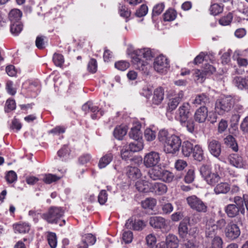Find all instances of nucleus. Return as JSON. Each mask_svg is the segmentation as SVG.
Returning <instances> with one entry per match:
<instances>
[{
    "label": "nucleus",
    "instance_id": "f257e3e1",
    "mask_svg": "<svg viewBox=\"0 0 248 248\" xmlns=\"http://www.w3.org/2000/svg\"><path fill=\"white\" fill-rule=\"evenodd\" d=\"M142 56L147 60L150 59L153 57L150 49L144 48L136 51L135 55L132 57V62L134 64L137 65V68L148 74V72H146L147 67L146 66L147 62L141 60Z\"/></svg>",
    "mask_w": 248,
    "mask_h": 248
},
{
    "label": "nucleus",
    "instance_id": "f03ea898",
    "mask_svg": "<svg viewBox=\"0 0 248 248\" xmlns=\"http://www.w3.org/2000/svg\"><path fill=\"white\" fill-rule=\"evenodd\" d=\"M233 101L231 96H224L217 99L215 103V110L219 115L229 112L233 107Z\"/></svg>",
    "mask_w": 248,
    "mask_h": 248
},
{
    "label": "nucleus",
    "instance_id": "7ed1b4c3",
    "mask_svg": "<svg viewBox=\"0 0 248 248\" xmlns=\"http://www.w3.org/2000/svg\"><path fill=\"white\" fill-rule=\"evenodd\" d=\"M63 214L64 210L61 207L51 206L47 212L42 215V217L49 223L56 224Z\"/></svg>",
    "mask_w": 248,
    "mask_h": 248
},
{
    "label": "nucleus",
    "instance_id": "20e7f679",
    "mask_svg": "<svg viewBox=\"0 0 248 248\" xmlns=\"http://www.w3.org/2000/svg\"><path fill=\"white\" fill-rule=\"evenodd\" d=\"M182 144L179 137L172 135L169 137L168 140L164 144V151L167 154H174L179 150Z\"/></svg>",
    "mask_w": 248,
    "mask_h": 248
},
{
    "label": "nucleus",
    "instance_id": "39448f33",
    "mask_svg": "<svg viewBox=\"0 0 248 248\" xmlns=\"http://www.w3.org/2000/svg\"><path fill=\"white\" fill-rule=\"evenodd\" d=\"M242 224L241 218H238L235 223L231 221L226 226L225 229V234L226 237L230 240H234L237 238L240 235V230L237 224Z\"/></svg>",
    "mask_w": 248,
    "mask_h": 248
},
{
    "label": "nucleus",
    "instance_id": "423d86ee",
    "mask_svg": "<svg viewBox=\"0 0 248 248\" xmlns=\"http://www.w3.org/2000/svg\"><path fill=\"white\" fill-rule=\"evenodd\" d=\"M149 224L154 228L160 229L163 232H167L170 230L168 222L162 217H151L149 219Z\"/></svg>",
    "mask_w": 248,
    "mask_h": 248
},
{
    "label": "nucleus",
    "instance_id": "0eeeda50",
    "mask_svg": "<svg viewBox=\"0 0 248 248\" xmlns=\"http://www.w3.org/2000/svg\"><path fill=\"white\" fill-rule=\"evenodd\" d=\"M187 203L190 207L198 212L205 213L207 211V206L196 196H191L186 198Z\"/></svg>",
    "mask_w": 248,
    "mask_h": 248
},
{
    "label": "nucleus",
    "instance_id": "6e6552de",
    "mask_svg": "<svg viewBox=\"0 0 248 248\" xmlns=\"http://www.w3.org/2000/svg\"><path fill=\"white\" fill-rule=\"evenodd\" d=\"M160 161V154L155 151H152L146 154L143 158V164L147 168L157 166Z\"/></svg>",
    "mask_w": 248,
    "mask_h": 248
},
{
    "label": "nucleus",
    "instance_id": "1a4fd4ad",
    "mask_svg": "<svg viewBox=\"0 0 248 248\" xmlns=\"http://www.w3.org/2000/svg\"><path fill=\"white\" fill-rule=\"evenodd\" d=\"M190 106L188 103H184L178 109L179 120L181 123H186L191 116Z\"/></svg>",
    "mask_w": 248,
    "mask_h": 248
},
{
    "label": "nucleus",
    "instance_id": "9d476101",
    "mask_svg": "<svg viewBox=\"0 0 248 248\" xmlns=\"http://www.w3.org/2000/svg\"><path fill=\"white\" fill-rule=\"evenodd\" d=\"M208 116V109L205 106H201L195 111L194 120L199 123L205 122Z\"/></svg>",
    "mask_w": 248,
    "mask_h": 248
},
{
    "label": "nucleus",
    "instance_id": "9b49d317",
    "mask_svg": "<svg viewBox=\"0 0 248 248\" xmlns=\"http://www.w3.org/2000/svg\"><path fill=\"white\" fill-rule=\"evenodd\" d=\"M168 65L167 59L163 55L157 57L154 61V68L157 72H161L164 68L167 67Z\"/></svg>",
    "mask_w": 248,
    "mask_h": 248
},
{
    "label": "nucleus",
    "instance_id": "f8f14e48",
    "mask_svg": "<svg viewBox=\"0 0 248 248\" xmlns=\"http://www.w3.org/2000/svg\"><path fill=\"white\" fill-rule=\"evenodd\" d=\"M208 149L210 153L216 157H218L221 153V144L216 140H212L208 143Z\"/></svg>",
    "mask_w": 248,
    "mask_h": 248
},
{
    "label": "nucleus",
    "instance_id": "ddd939ff",
    "mask_svg": "<svg viewBox=\"0 0 248 248\" xmlns=\"http://www.w3.org/2000/svg\"><path fill=\"white\" fill-rule=\"evenodd\" d=\"M232 82L235 86L239 89H248V76L246 77H235Z\"/></svg>",
    "mask_w": 248,
    "mask_h": 248
},
{
    "label": "nucleus",
    "instance_id": "4468645a",
    "mask_svg": "<svg viewBox=\"0 0 248 248\" xmlns=\"http://www.w3.org/2000/svg\"><path fill=\"white\" fill-rule=\"evenodd\" d=\"M183 96L184 94L183 92L181 91L178 93V94L176 97L170 99V101L168 103L167 110L168 111L171 112L172 110H174L177 107L178 105L181 101L183 97Z\"/></svg>",
    "mask_w": 248,
    "mask_h": 248
},
{
    "label": "nucleus",
    "instance_id": "2eb2a0df",
    "mask_svg": "<svg viewBox=\"0 0 248 248\" xmlns=\"http://www.w3.org/2000/svg\"><path fill=\"white\" fill-rule=\"evenodd\" d=\"M228 158L230 164L237 168H242L244 165L242 156L237 154L230 155Z\"/></svg>",
    "mask_w": 248,
    "mask_h": 248
},
{
    "label": "nucleus",
    "instance_id": "dca6fc26",
    "mask_svg": "<svg viewBox=\"0 0 248 248\" xmlns=\"http://www.w3.org/2000/svg\"><path fill=\"white\" fill-rule=\"evenodd\" d=\"M225 211L229 217H237L240 212L241 213V208H240L234 204L228 205L225 207Z\"/></svg>",
    "mask_w": 248,
    "mask_h": 248
},
{
    "label": "nucleus",
    "instance_id": "f3484780",
    "mask_svg": "<svg viewBox=\"0 0 248 248\" xmlns=\"http://www.w3.org/2000/svg\"><path fill=\"white\" fill-rule=\"evenodd\" d=\"M179 241L177 237L173 234H169L166 238V248H177Z\"/></svg>",
    "mask_w": 248,
    "mask_h": 248
},
{
    "label": "nucleus",
    "instance_id": "a211bd4d",
    "mask_svg": "<svg viewBox=\"0 0 248 248\" xmlns=\"http://www.w3.org/2000/svg\"><path fill=\"white\" fill-rule=\"evenodd\" d=\"M164 98V91L162 88L156 89L154 91L153 98V103L155 105H159L161 103Z\"/></svg>",
    "mask_w": 248,
    "mask_h": 248
},
{
    "label": "nucleus",
    "instance_id": "6ab92c4d",
    "mask_svg": "<svg viewBox=\"0 0 248 248\" xmlns=\"http://www.w3.org/2000/svg\"><path fill=\"white\" fill-rule=\"evenodd\" d=\"M225 144L234 152L238 150V146L235 138L232 135H228L224 139Z\"/></svg>",
    "mask_w": 248,
    "mask_h": 248
},
{
    "label": "nucleus",
    "instance_id": "aec40b11",
    "mask_svg": "<svg viewBox=\"0 0 248 248\" xmlns=\"http://www.w3.org/2000/svg\"><path fill=\"white\" fill-rule=\"evenodd\" d=\"M210 102L209 97L205 93H202L196 95L193 103L194 104L205 106Z\"/></svg>",
    "mask_w": 248,
    "mask_h": 248
},
{
    "label": "nucleus",
    "instance_id": "412c9836",
    "mask_svg": "<svg viewBox=\"0 0 248 248\" xmlns=\"http://www.w3.org/2000/svg\"><path fill=\"white\" fill-rule=\"evenodd\" d=\"M192 153L194 159L196 160L202 161L204 159L203 150L199 145L194 146Z\"/></svg>",
    "mask_w": 248,
    "mask_h": 248
},
{
    "label": "nucleus",
    "instance_id": "4be33fe9",
    "mask_svg": "<svg viewBox=\"0 0 248 248\" xmlns=\"http://www.w3.org/2000/svg\"><path fill=\"white\" fill-rule=\"evenodd\" d=\"M128 146V149L131 152H137L141 151L143 148V144L142 140H134V141L130 143L129 145H126Z\"/></svg>",
    "mask_w": 248,
    "mask_h": 248
},
{
    "label": "nucleus",
    "instance_id": "5701e85b",
    "mask_svg": "<svg viewBox=\"0 0 248 248\" xmlns=\"http://www.w3.org/2000/svg\"><path fill=\"white\" fill-rule=\"evenodd\" d=\"M182 145V153L185 156H189L194 147L193 144L188 141H185Z\"/></svg>",
    "mask_w": 248,
    "mask_h": 248
},
{
    "label": "nucleus",
    "instance_id": "b1692460",
    "mask_svg": "<svg viewBox=\"0 0 248 248\" xmlns=\"http://www.w3.org/2000/svg\"><path fill=\"white\" fill-rule=\"evenodd\" d=\"M62 176H58L55 174L51 173L45 174L43 175L42 181L46 184L49 185L57 182L60 180Z\"/></svg>",
    "mask_w": 248,
    "mask_h": 248
},
{
    "label": "nucleus",
    "instance_id": "393cba45",
    "mask_svg": "<svg viewBox=\"0 0 248 248\" xmlns=\"http://www.w3.org/2000/svg\"><path fill=\"white\" fill-rule=\"evenodd\" d=\"M127 176L133 181L141 176L140 170L136 167H130L127 172Z\"/></svg>",
    "mask_w": 248,
    "mask_h": 248
},
{
    "label": "nucleus",
    "instance_id": "a878e982",
    "mask_svg": "<svg viewBox=\"0 0 248 248\" xmlns=\"http://www.w3.org/2000/svg\"><path fill=\"white\" fill-rule=\"evenodd\" d=\"M207 183L210 185H214L217 183V186L219 184H223L222 182L219 183L220 177L217 173H211L209 175L207 176L205 179Z\"/></svg>",
    "mask_w": 248,
    "mask_h": 248
},
{
    "label": "nucleus",
    "instance_id": "bb28decb",
    "mask_svg": "<svg viewBox=\"0 0 248 248\" xmlns=\"http://www.w3.org/2000/svg\"><path fill=\"white\" fill-rule=\"evenodd\" d=\"M22 16L21 12L18 9H13L9 14V18L11 23L19 22Z\"/></svg>",
    "mask_w": 248,
    "mask_h": 248
},
{
    "label": "nucleus",
    "instance_id": "cd10ccee",
    "mask_svg": "<svg viewBox=\"0 0 248 248\" xmlns=\"http://www.w3.org/2000/svg\"><path fill=\"white\" fill-rule=\"evenodd\" d=\"M129 136L130 138L134 140H142V132L138 126H134L131 128L129 133Z\"/></svg>",
    "mask_w": 248,
    "mask_h": 248
},
{
    "label": "nucleus",
    "instance_id": "c85d7f7f",
    "mask_svg": "<svg viewBox=\"0 0 248 248\" xmlns=\"http://www.w3.org/2000/svg\"><path fill=\"white\" fill-rule=\"evenodd\" d=\"M15 232L25 233L30 230V226L26 223L17 224L13 225Z\"/></svg>",
    "mask_w": 248,
    "mask_h": 248
},
{
    "label": "nucleus",
    "instance_id": "c756f323",
    "mask_svg": "<svg viewBox=\"0 0 248 248\" xmlns=\"http://www.w3.org/2000/svg\"><path fill=\"white\" fill-rule=\"evenodd\" d=\"M127 128L124 126H119L116 127L113 132L114 136L118 140H122L126 135Z\"/></svg>",
    "mask_w": 248,
    "mask_h": 248
},
{
    "label": "nucleus",
    "instance_id": "7c9ffc66",
    "mask_svg": "<svg viewBox=\"0 0 248 248\" xmlns=\"http://www.w3.org/2000/svg\"><path fill=\"white\" fill-rule=\"evenodd\" d=\"M156 201L154 198H147L141 202L142 206L144 209L153 210L156 205Z\"/></svg>",
    "mask_w": 248,
    "mask_h": 248
},
{
    "label": "nucleus",
    "instance_id": "2f4dec72",
    "mask_svg": "<svg viewBox=\"0 0 248 248\" xmlns=\"http://www.w3.org/2000/svg\"><path fill=\"white\" fill-rule=\"evenodd\" d=\"M112 155L108 154L103 156L100 159L98 164L100 168H103L108 165L112 160Z\"/></svg>",
    "mask_w": 248,
    "mask_h": 248
},
{
    "label": "nucleus",
    "instance_id": "473e14b6",
    "mask_svg": "<svg viewBox=\"0 0 248 248\" xmlns=\"http://www.w3.org/2000/svg\"><path fill=\"white\" fill-rule=\"evenodd\" d=\"M152 173L149 172H148V176L149 177V179H148V180H147V181L143 180H142V185H143V186H149V184L151 185V186H157V184H158L157 183H152L151 182H150V181H152V180H155L157 179H159V175H154V177H153L152 176ZM157 186H159L157 185Z\"/></svg>",
    "mask_w": 248,
    "mask_h": 248
},
{
    "label": "nucleus",
    "instance_id": "72a5a7b5",
    "mask_svg": "<svg viewBox=\"0 0 248 248\" xmlns=\"http://www.w3.org/2000/svg\"><path fill=\"white\" fill-rule=\"evenodd\" d=\"M178 232L180 236L182 238H186L187 235L188 228L187 225L185 222H181L178 227Z\"/></svg>",
    "mask_w": 248,
    "mask_h": 248
},
{
    "label": "nucleus",
    "instance_id": "f704fd0d",
    "mask_svg": "<svg viewBox=\"0 0 248 248\" xmlns=\"http://www.w3.org/2000/svg\"><path fill=\"white\" fill-rule=\"evenodd\" d=\"M217 231V227L215 225L211 226H209L207 228L205 233L206 236L208 238H213L216 236Z\"/></svg>",
    "mask_w": 248,
    "mask_h": 248
},
{
    "label": "nucleus",
    "instance_id": "c9c22d12",
    "mask_svg": "<svg viewBox=\"0 0 248 248\" xmlns=\"http://www.w3.org/2000/svg\"><path fill=\"white\" fill-rule=\"evenodd\" d=\"M23 25L20 22L12 23L11 25V32L15 35L18 34L22 30Z\"/></svg>",
    "mask_w": 248,
    "mask_h": 248
},
{
    "label": "nucleus",
    "instance_id": "e433bc0d",
    "mask_svg": "<svg viewBox=\"0 0 248 248\" xmlns=\"http://www.w3.org/2000/svg\"><path fill=\"white\" fill-rule=\"evenodd\" d=\"M47 241L51 248H55L57 246V241L56 234L54 232H49L47 235Z\"/></svg>",
    "mask_w": 248,
    "mask_h": 248
},
{
    "label": "nucleus",
    "instance_id": "4c0bfd02",
    "mask_svg": "<svg viewBox=\"0 0 248 248\" xmlns=\"http://www.w3.org/2000/svg\"><path fill=\"white\" fill-rule=\"evenodd\" d=\"M246 198H245V196H243V198H242L240 197L236 196L234 198V202L235 203V205L241 208V214H244L245 213V208L244 207V202L245 201Z\"/></svg>",
    "mask_w": 248,
    "mask_h": 248
},
{
    "label": "nucleus",
    "instance_id": "58836bf2",
    "mask_svg": "<svg viewBox=\"0 0 248 248\" xmlns=\"http://www.w3.org/2000/svg\"><path fill=\"white\" fill-rule=\"evenodd\" d=\"M53 61L56 66L61 67L64 62L63 56L62 54L55 53L53 55Z\"/></svg>",
    "mask_w": 248,
    "mask_h": 248
},
{
    "label": "nucleus",
    "instance_id": "ea45409f",
    "mask_svg": "<svg viewBox=\"0 0 248 248\" xmlns=\"http://www.w3.org/2000/svg\"><path fill=\"white\" fill-rule=\"evenodd\" d=\"M193 75L195 78V80L200 83L203 82L206 76L203 71H201L198 69H196L194 71Z\"/></svg>",
    "mask_w": 248,
    "mask_h": 248
},
{
    "label": "nucleus",
    "instance_id": "a19ab883",
    "mask_svg": "<svg viewBox=\"0 0 248 248\" xmlns=\"http://www.w3.org/2000/svg\"><path fill=\"white\" fill-rule=\"evenodd\" d=\"M133 153L129 150L128 146H124L121 151V155L123 159L127 160L131 156V154Z\"/></svg>",
    "mask_w": 248,
    "mask_h": 248
},
{
    "label": "nucleus",
    "instance_id": "79ce46f5",
    "mask_svg": "<svg viewBox=\"0 0 248 248\" xmlns=\"http://www.w3.org/2000/svg\"><path fill=\"white\" fill-rule=\"evenodd\" d=\"M223 241L219 236L213 238L210 248H222Z\"/></svg>",
    "mask_w": 248,
    "mask_h": 248
},
{
    "label": "nucleus",
    "instance_id": "37998d69",
    "mask_svg": "<svg viewBox=\"0 0 248 248\" xmlns=\"http://www.w3.org/2000/svg\"><path fill=\"white\" fill-rule=\"evenodd\" d=\"M129 66V62L125 61H120L115 63V67L121 71H124Z\"/></svg>",
    "mask_w": 248,
    "mask_h": 248
},
{
    "label": "nucleus",
    "instance_id": "c03bdc74",
    "mask_svg": "<svg viewBox=\"0 0 248 248\" xmlns=\"http://www.w3.org/2000/svg\"><path fill=\"white\" fill-rule=\"evenodd\" d=\"M97 64L96 60L91 59L88 64V70L90 73H95L97 71Z\"/></svg>",
    "mask_w": 248,
    "mask_h": 248
},
{
    "label": "nucleus",
    "instance_id": "a18cd8bd",
    "mask_svg": "<svg viewBox=\"0 0 248 248\" xmlns=\"http://www.w3.org/2000/svg\"><path fill=\"white\" fill-rule=\"evenodd\" d=\"M210 11L211 14L216 16L223 11V7L218 4L215 3L211 6Z\"/></svg>",
    "mask_w": 248,
    "mask_h": 248
},
{
    "label": "nucleus",
    "instance_id": "49530a36",
    "mask_svg": "<svg viewBox=\"0 0 248 248\" xmlns=\"http://www.w3.org/2000/svg\"><path fill=\"white\" fill-rule=\"evenodd\" d=\"M5 179L8 184H12L16 180V174L14 171L10 170L7 173Z\"/></svg>",
    "mask_w": 248,
    "mask_h": 248
},
{
    "label": "nucleus",
    "instance_id": "de8ad7c7",
    "mask_svg": "<svg viewBox=\"0 0 248 248\" xmlns=\"http://www.w3.org/2000/svg\"><path fill=\"white\" fill-rule=\"evenodd\" d=\"M156 135L155 131L150 128H147L144 131V137L149 141L154 140Z\"/></svg>",
    "mask_w": 248,
    "mask_h": 248
},
{
    "label": "nucleus",
    "instance_id": "09e8293b",
    "mask_svg": "<svg viewBox=\"0 0 248 248\" xmlns=\"http://www.w3.org/2000/svg\"><path fill=\"white\" fill-rule=\"evenodd\" d=\"M149 190L155 195H160L165 193L167 188V187H150Z\"/></svg>",
    "mask_w": 248,
    "mask_h": 248
},
{
    "label": "nucleus",
    "instance_id": "8fccbe9b",
    "mask_svg": "<svg viewBox=\"0 0 248 248\" xmlns=\"http://www.w3.org/2000/svg\"><path fill=\"white\" fill-rule=\"evenodd\" d=\"M232 15L231 13H229L226 16L223 17L219 20V23L223 26L229 25L232 19Z\"/></svg>",
    "mask_w": 248,
    "mask_h": 248
},
{
    "label": "nucleus",
    "instance_id": "3c124183",
    "mask_svg": "<svg viewBox=\"0 0 248 248\" xmlns=\"http://www.w3.org/2000/svg\"><path fill=\"white\" fill-rule=\"evenodd\" d=\"M108 199V194L106 190H101L98 196V202L101 205L104 204Z\"/></svg>",
    "mask_w": 248,
    "mask_h": 248
},
{
    "label": "nucleus",
    "instance_id": "603ef678",
    "mask_svg": "<svg viewBox=\"0 0 248 248\" xmlns=\"http://www.w3.org/2000/svg\"><path fill=\"white\" fill-rule=\"evenodd\" d=\"M175 12L172 10H169L164 14V20L165 21H172L175 18Z\"/></svg>",
    "mask_w": 248,
    "mask_h": 248
},
{
    "label": "nucleus",
    "instance_id": "864d4df0",
    "mask_svg": "<svg viewBox=\"0 0 248 248\" xmlns=\"http://www.w3.org/2000/svg\"><path fill=\"white\" fill-rule=\"evenodd\" d=\"M148 12V7L145 4H142L140 8L137 10L135 15L139 17L145 16Z\"/></svg>",
    "mask_w": 248,
    "mask_h": 248
},
{
    "label": "nucleus",
    "instance_id": "5fc2aeb1",
    "mask_svg": "<svg viewBox=\"0 0 248 248\" xmlns=\"http://www.w3.org/2000/svg\"><path fill=\"white\" fill-rule=\"evenodd\" d=\"M168 132L167 130L162 129L159 132L158 139L159 141L164 144L168 140Z\"/></svg>",
    "mask_w": 248,
    "mask_h": 248
},
{
    "label": "nucleus",
    "instance_id": "6e6d98bb",
    "mask_svg": "<svg viewBox=\"0 0 248 248\" xmlns=\"http://www.w3.org/2000/svg\"><path fill=\"white\" fill-rule=\"evenodd\" d=\"M194 179V171L192 169H190L188 170L185 177V181L186 183L189 184L192 182Z\"/></svg>",
    "mask_w": 248,
    "mask_h": 248
},
{
    "label": "nucleus",
    "instance_id": "4d7b16f0",
    "mask_svg": "<svg viewBox=\"0 0 248 248\" xmlns=\"http://www.w3.org/2000/svg\"><path fill=\"white\" fill-rule=\"evenodd\" d=\"M133 239V233L130 231L124 232L123 234V240L125 243H130Z\"/></svg>",
    "mask_w": 248,
    "mask_h": 248
},
{
    "label": "nucleus",
    "instance_id": "13d9d810",
    "mask_svg": "<svg viewBox=\"0 0 248 248\" xmlns=\"http://www.w3.org/2000/svg\"><path fill=\"white\" fill-rule=\"evenodd\" d=\"M164 8L163 3L158 4L155 6L153 10V16H156L160 15Z\"/></svg>",
    "mask_w": 248,
    "mask_h": 248
},
{
    "label": "nucleus",
    "instance_id": "bf43d9fd",
    "mask_svg": "<svg viewBox=\"0 0 248 248\" xmlns=\"http://www.w3.org/2000/svg\"><path fill=\"white\" fill-rule=\"evenodd\" d=\"M200 173L204 179L211 173L209 167L207 165H203L200 168Z\"/></svg>",
    "mask_w": 248,
    "mask_h": 248
},
{
    "label": "nucleus",
    "instance_id": "052dcab7",
    "mask_svg": "<svg viewBox=\"0 0 248 248\" xmlns=\"http://www.w3.org/2000/svg\"><path fill=\"white\" fill-rule=\"evenodd\" d=\"M146 226V223L141 220H135L133 229L136 231H140L143 229Z\"/></svg>",
    "mask_w": 248,
    "mask_h": 248
},
{
    "label": "nucleus",
    "instance_id": "680f3d73",
    "mask_svg": "<svg viewBox=\"0 0 248 248\" xmlns=\"http://www.w3.org/2000/svg\"><path fill=\"white\" fill-rule=\"evenodd\" d=\"M173 209V207L170 203H166L162 205V210L164 214L170 213Z\"/></svg>",
    "mask_w": 248,
    "mask_h": 248
},
{
    "label": "nucleus",
    "instance_id": "e2e57ef3",
    "mask_svg": "<svg viewBox=\"0 0 248 248\" xmlns=\"http://www.w3.org/2000/svg\"><path fill=\"white\" fill-rule=\"evenodd\" d=\"M203 71L205 75L206 76L207 75L212 74L216 71L215 68L208 63L205 64L203 69L202 70Z\"/></svg>",
    "mask_w": 248,
    "mask_h": 248
},
{
    "label": "nucleus",
    "instance_id": "0e129e2a",
    "mask_svg": "<svg viewBox=\"0 0 248 248\" xmlns=\"http://www.w3.org/2000/svg\"><path fill=\"white\" fill-rule=\"evenodd\" d=\"M88 245H93L96 242L95 237L91 233L86 234L84 239H83Z\"/></svg>",
    "mask_w": 248,
    "mask_h": 248
},
{
    "label": "nucleus",
    "instance_id": "69168bd1",
    "mask_svg": "<svg viewBox=\"0 0 248 248\" xmlns=\"http://www.w3.org/2000/svg\"><path fill=\"white\" fill-rule=\"evenodd\" d=\"M120 13L121 16L127 18L130 16L131 12L128 10V8L125 6L122 5L120 7Z\"/></svg>",
    "mask_w": 248,
    "mask_h": 248
},
{
    "label": "nucleus",
    "instance_id": "338daca9",
    "mask_svg": "<svg viewBox=\"0 0 248 248\" xmlns=\"http://www.w3.org/2000/svg\"><path fill=\"white\" fill-rule=\"evenodd\" d=\"M228 127L227 121L222 119L218 124V131L219 133H222L225 131Z\"/></svg>",
    "mask_w": 248,
    "mask_h": 248
},
{
    "label": "nucleus",
    "instance_id": "774afa93",
    "mask_svg": "<svg viewBox=\"0 0 248 248\" xmlns=\"http://www.w3.org/2000/svg\"><path fill=\"white\" fill-rule=\"evenodd\" d=\"M6 89L8 93L12 95L16 93V90L13 87V82L11 81H8L6 83Z\"/></svg>",
    "mask_w": 248,
    "mask_h": 248
}]
</instances>
